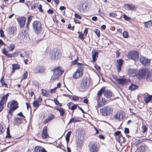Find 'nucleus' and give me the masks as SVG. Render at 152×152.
Segmentation results:
<instances>
[{
    "instance_id": "obj_63",
    "label": "nucleus",
    "mask_w": 152,
    "mask_h": 152,
    "mask_svg": "<svg viewBox=\"0 0 152 152\" xmlns=\"http://www.w3.org/2000/svg\"><path fill=\"white\" fill-rule=\"evenodd\" d=\"M0 34L1 37H4V32L2 29H0Z\"/></svg>"
},
{
    "instance_id": "obj_37",
    "label": "nucleus",
    "mask_w": 152,
    "mask_h": 152,
    "mask_svg": "<svg viewBox=\"0 0 152 152\" xmlns=\"http://www.w3.org/2000/svg\"><path fill=\"white\" fill-rule=\"evenodd\" d=\"M136 72V70L134 69H129L128 71V74L131 76H134Z\"/></svg>"
},
{
    "instance_id": "obj_57",
    "label": "nucleus",
    "mask_w": 152,
    "mask_h": 152,
    "mask_svg": "<svg viewBox=\"0 0 152 152\" xmlns=\"http://www.w3.org/2000/svg\"><path fill=\"white\" fill-rule=\"evenodd\" d=\"M79 98L77 96H74L72 97L71 100L74 101H77L79 100Z\"/></svg>"
},
{
    "instance_id": "obj_27",
    "label": "nucleus",
    "mask_w": 152,
    "mask_h": 152,
    "mask_svg": "<svg viewBox=\"0 0 152 152\" xmlns=\"http://www.w3.org/2000/svg\"><path fill=\"white\" fill-rule=\"evenodd\" d=\"M116 62L117 63V68L118 72L121 70V66L123 64L124 61L121 59H119L116 61Z\"/></svg>"
},
{
    "instance_id": "obj_16",
    "label": "nucleus",
    "mask_w": 152,
    "mask_h": 152,
    "mask_svg": "<svg viewBox=\"0 0 152 152\" xmlns=\"http://www.w3.org/2000/svg\"><path fill=\"white\" fill-rule=\"evenodd\" d=\"M148 150V147L146 144L140 146L137 149V152H147Z\"/></svg>"
},
{
    "instance_id": "obj_52",
    "label": "nucleus",
    "mask_w": 152,
    "mask_h": 152,
    "mask_svg": "<svg viewBox=\"0 0 152 152\" xmlns=\"http://www.w3.org/2000/svg\"><path fill=\"white\" fill-rule=\"evenodd\" d=\"M28 76V72L26 71L23 74L22 77V80L25 79L27 78Z\"/></svg>"
},
{
    "instance_id": "obj_14",
    "label": "nucleus",
    "mask_w": 152,
    "mask_h": 152,
    "mask_svg": "<svg viewBox=\"0 0 152 152\" xmlns=\"http://www.w3.org/2000/svg\"><path fill=\"white\" fill-rule=\"evenodd\" d=\"M46 70L45 67L41 65H38L33 69L34 72L35 74L42 73L45 72Z\"/></svg>"
},
{
    "instance_id": "obj_38",
    "label": "nucleus",
    "mask_w": 152,
    "mask_h": 152,
    "mask_svg": "<svg viewBox=\"0 0 152 152\" xmlns=\"http://www.w3.org/2000/svg\"><path fill=\"white\" fill-rule=\"evenodd\" d=\"M4 76H3L1 77L0 80V82L1 83V86L4 87L6 88H8V85L4 81Z\"/></svg>"
},
{
    "instance_id": "obj_46",
    "label": "nucleus",
    "mask_w": 152,
    "mask_h": 152,
    "mask_svg": "<svg viewBox=\"0 0 152 152\" xmlns=\"http://www.w3.org/2000/svg\"><path fill=\"white\" fill-rule=\"evenodd\" d=\"M119 139L121 138L120 140H121L122 141V142L123 143H124L126 142V139L122 135V134H121L119 136Z\"/></svg>"
},
{
    "instance_id": "obj_24",
    "label": "nucleus",
    "mask_w": 152,
    "mask_h": 152,
    "mask_svg": "<svg viewBox=\"0 0 152 152\" xmlns=\"http://www.w3.org/2000/svg\"><path fill=\"white\" fill-rule=\"evenodd\" d=\"M55 118V116L54 114L50 113L48 115L47 119H45L43 122V124H45L51 121Z\"/></svg>"
},
{
    "instance_id": "obj_19",
    "label": "nucleus",
    "mask_w": 152,
    "mask_h": 152,
    "mask_svg": "<svg viewBox=\"0 0 152 152\" xmlns=\"http://www.w3.org/2000/svg\"><path fill=\"white\" fill-rule=\"evenodd\" d=\"M24 53L25 54V56H23L22 53H20V56L23 59L24 63L26 64H28V58H29V55L28 53L26 51L24 52Z\"/></svg>"
},
{
    "instance_id": "obj_42",
    "label": "nucleus",
    "mask_w": 152,
    "mask_h": 152,
    "mask_svg": "<svg viewBox=\"0 0 152 152\" xmlns=\"http://www.w3.org/2000/svg\"><path fill=\"white\" fill-rule=\"evenodd\" d=\"M71 131H69L68 132V133L66 134V140L67 143V144H68V143L69 142L70 137L71 135Z\"/></svg>"
},
{
    "instance_id": "obj_62",
    "label": "nucleus",
    "mask_w": 152,
    "mask_h": 152,
    "mask_svg": "<svg viewBox=\"0 0 152 152\" xmlns=\"http://www.w3.org/2000/svg\"><path fill=\"white\" fill-rule=\"evenodd\" d=\"M74 16L76 18L79 19H81L82 18L81 16L77 13H75Z\"/></svg>"
},
{
    "instance_id": "obj_21",
    "label": "nucleus",
    "mask_w": 152,
    "mask_h": 152,
    "mask_svg": "<svg viewBox=\"0 0 152 152\" xmlns=\"http://www.w3.org/2000/svg\"><path fill=\"white\" fill-rule=\"evenodd\" d=\"M10 94V93H7L6 94L3 95L0 101V104L3 105L5 104L6 103L9 95Z\"/></svg>"
},
{
    "instance_id": "obj_4",
    "label": "nucleus",
    "mask_w": 152,
    "mask_h": 152,
    "mask_svg": "<svg viewBox=\"0 0 152 152\" xmlns=\"http://www.w3.org/2000/svg\"><path fill=\"white\" fill-rule=\"evenodd\" d=\"M61 56V50L58 48H55L50 53V58L54 61L59 59Z\"/></svg>"
},
{
    "instance_id": "obj_49",
    "label": "nucleus",
    "mask_w": 152,
    "mask_h": 152,
    "mask_svg": "<svg viewBox=\"0 0 152 152\" xmlns=\"http://www.w3.org/2000/svg\"><path fill=\"white\" fill-rule=\"evenodd\" d=\"M123 36L125 38H128L129 36V34L128 31H124L123 33Z\"/></svg>"
},
{
    "instance_id": "obj_50",
    "label": "nucleus",
    "mask_w": 152,
    "mask_h": 152,
    "mask_svg": "<svg viewBox=\"0 0 152 152\" xmlns=\"http://www.w3.org/2000/svg\"><path fill=\"white\" fill-rule=\"evenodd\" d=\"M83 144V142L81 140L79 139L77 141V145L78 147H80Z\"/></svg>"
},
{
    "instance_id": "obj_15",
    "label": "nucleus",
    "mask_w": 152,
    "mask_h": 152,
    "mask_svg": "<svg viewBox=\"0 0 152 152\" xmlns=\"http://www.w3.org/2000/svg\"><path fill=\"white\" fill-rule=\"evenodd\" d=\"M26 20V18L24 17H22L17 18V20L19 24L20 28H22L24 27Z\"/></svg>"
},
{
    "instance_id": "obj_26",
    "label": "nucleus",
    "mask_w": 152,
    "mask_h": 152,
    "mask_svg": "<svg viewBox=\"0 0 152 152\" xmlns=\"http://www.w3.org/2000/svg\"><path fill=\"white\" fill-rule=\"evenodd\" d=\"M17 30V28L16 26H12L9 28V33L11 35H14L16 34Z\"/></svg>"
},
{
    "instance_id": "obj_36",
    "label": "nucleus",
    "mask_w": 152,
    "mask_h": 152,
    "mask_svg": "<svg viewBox=\"0 0 152 152\" xmlns=\"http://www.w3.org/2000/svg\"><path fill=\"white\" fill-rule=\"evenodd\" d=\"M147 139H142L141 140H138L135 142V146H137L141 144L143 142L145 141Z\"/></svg>"
},
{
    "instance_id": "obj_5",
    "label": "nucleus",
    "mask_w": 152,
    "mask_h": 152,
    "mask_svg": "<svg viewBox=\"0 0 152 152\" xmlns=\"http://www.w3.org/2000/svg\"><path fill=\"white\" fill-rule=\"evenodd\" d=\"M33 29L35 33L37 34H39L42 31V25L41 23L39 20H35L32 23Z\"/></svg>"
},
{
    "instance_id": "obj_17",
    "label": "nucleus",
    "mask_w": 152,
    "mask_h": 152,
    "mask_svg": "<svg viewBox=\"0 0 152 152\" xmlns=\"http://www.w3.org/2000/svg\"><path fill=\"white\" fill-rule=\"evenodd\" d=\"M124 7L126 10L132 11H135L137 8L136 6L132 4H125Z\"/></svg>"
},
{
    "instance_id": "obj_28",
    "label": "nucleus",
    "mask_w": 152,
    "mask_h": 152,
    "mask_svg": "<svg viewBox=\"0 0 152 152\" xmlns=\"http://www.w3.org/2000/svg\"><path fill=\"white\" fill-rule=\"evenodd\" d=\"M47 151L42 147L40 146H35L34 149V152H46Z\"/></svg>"
},
{
    "instance_id": "obj_48",
    "label": "nucleus",
    "mask_w": 152,
    "mask_h": 152,
    "mask_svg": "<svg viewBox=\"0 0 152 152\" xmlns=\"http://www.w3.org/2000/svg\"><path fill=\"white\" fill-rule=\"evenodd\" d=\"M96 34L97 35L98 37H99L100 36V30L97 28H96L94 31Z\"/></svg>"
},
{
    "instance_id": "obj_13",
    "label": "nucleus",
    "mask_w": 152,
    "mask_h": 152,
    "mask_svg": "<svg viewBox=\"0 0 152 152\" xmlns=\"http://www.w3.org/2000/svg\"><path fill=\"white\" fill-rule=\"evenodd\" d=\"M89 146L90 152H98L99 150V148L96 142H92Z\"/></svg>"
},
{
    "instance_id": "obj_40",
    "label": "nucleus",
    "mask_w": 152,
    "mask_h": 152,
    "mask_svg": "<svg viewBox=\"0 0 152 152\" xmlns=\"http://www.w3.org/2000/svg\"><path fill=\"white\" fill-rule=\"evenodd\" d=\"M145 26L146 28H148L150 27L152 25V21L151 20H149L147 22H145L143 23Z\"/></svg>"
},
{
    "instance_id": "obj_43",
    "label": "nucleus",
    "mask_w": 152,
    "mask_h": 152,
    "mask_svg": "<svg viewBox=\"0 0 152 152\" xmlns=\"http://www.w3.org/2000/svg\"><path fill=\"white\" fill-rule=\"evenodd\" d=\"M6 133L7 134L6 136V137L10 139L11 138V136L10 134V127L9 126H8L7 128Z\"/></svg>"
},
{
    "instance_id": "obj_22",
    "label": "nucleus",
    "mask_w": 152,
    "mask_h": 152,
    "mask_svg": "<svg viewBox=\"0 0 152 152\" xmlns=\"http://www.w3.org/2000/svg\"><path fill=\"white\" fill-rule=\"evenodd\" d=\"M24 121H26V120L21 118L19 117H15L14 119V125H18L19 124H21Z\"/></svg>"
},
{
    "instance_id": "obj_18",
    "label": "nucleus",
    "mask_w": 152,
    "mask_h": 152,
    "mask_svg": "<svg viewBox=\"0 0 152 152\" xmlns=\"http://www.w3.org/2000/svg\"><path fill=\"white\" fill-rule=\"evenodd\" d=\"M48 128L47 126H45L43 129L42 132L41 136L43 139H45L49 137L48 133Z\"/></svg>"
},
{
    "instance_id": "obj_1",
    "label": "nucleus",
    "mask_w": 152,
    "mask_h": 152,
    "mask_svg": "<svg viewBox=\"0 0 152 152\" xmlns=\"http://www.w3.org/2000/svg\"><path fill=\"white\" fill-rule=\"evenodd\" d=\"M137 77L139 80L145 78L146 80L150 79L152 77V74L147 68H140L137 72Z\"/></svg>"
},
{
    "instance_id": "obj_31",
    "label": "nucleus",
    "mask_w": 152,
    "mask_h": 152,
    "mask_svg": "<svg viewBox=\"0 0 152 152\" xmlns=\"http://www.w3.org/2000/svg\"><path fill=\"white\" fill-rule=\"evenodd\" d=\"M8 52L5 48H4L2 50L3 53L8 58L13 57L14 56H13V53L12 54L9 53H8Z\"/></svg>"
},
{
    "instance_id": "obj_23",
    "label": "nucleus",
    "mask_w": 152,
    "mask_h": 152,
    "mask_svg": "<svg viewBox=\"0 0 152 152\" xmlns=\"http://www.w3.org/2000/svg\"><path fill=\"white\" fill-rule=\"evenodd\" d=\"M92 62H95L97 60L98 56V53L95 49H93L92 51Z\"/></svg>"
},
{
    "instance_id": "obj_25",
    "label": "nucleus",
    "mask_w": 152,
    "mask_h": 152,
    "mask_svg": "<svg viewBox=\"0 0 152 152\" xmlns=\"http://www.w3.org/2000/svg\"><path fill=\"white\" fill-rule=\"evenodd\" d=\"M55 109L58 111L60 113V116L61 117H64L66 114L65 110V109L61 107H56Z\"/></svg>"
},
{
    "instance_id": "obj_30",
    "label": "nucleus",
    "mask_w": 152,
    "mask_h": 152,
    "mask_svg": "<svg viewBox=\"0 0 152 152\" xmlns=\"http://www.w3.org/2000/svg\"><path fill=\"white\" fill-rule=\"evenodd\" d=\"M144 101L146 104L148 103L151 102L152 100V95H150L147 94L144 98Z\"/></svg>"
},
{
    "instance_id": "obj_12",
    "label": "nucleus",
    "mask_w": 152,
    "mask_h": 152,
    "mask_svg": "<svg viewBox=\"0 0 152 152\" xmlns=\"http://www.w3.org/2000/svg\"><path fill=\"white\" fill-rule=\"evenodd\" d=\"M42 101V99L41 96H39L38 99L36 100H34L32 104L33 107L35 108L34 110L35 111L40 105Z\"/></svg>"
},
{
    "instance_id": "obj_9",
    "label": "nucleus",
    "mask_w": 152,
    "mask_h": 152,
    "mask_svg": "<svg viewBox=\"0 0 152 152\" xmlns=\"http://www.w3.org/2000/svg\"><path fill=\"white\" fill-rule=\"evenodd\" d=\"M138 51L132 50L129 52L127 55V57L129 59L135 60L139 58Z\"/></svg>"
},
{
    "instance_id": "obj_59",
    "label": "nucleus",
    "mask_w": 152,
    "mask_h": 152,
    "mask_svg": "<svg viewBox=\"0 0 152 152\" xmlns=\"http://www.w3.org/2000/svg\"><path fill=\"white\" fill-rule=\"evenodd\" d=\"M109 15L110 17L113 18H115L117 16V15L116 14L113 12L109 13Z\"/></svg>"
},
{
    "instance_id": "obj_47",
    "label": "nucleus",
    "mask_w": 152,
    "mask_h": 152,
    "mask_svg": "<svg viewBox=\"0 0 152 152\" xmlns=\"http://www.w3.org/2000/svg\"><path fill=\"white\" fill-rule=\"evenodd\" d=\"M79 34V35L78 36V38L79 39H80L82 41H84V34H82V32H78Z\"/></svg>"
},
{
    "instance_id": "obj_10",
    "label": "nucleus",
    "mask_w": 152,
    "mask_h": 152,
    "mask_svg": "<svg viewBox=\"0 0 152 152\" xmlns=\"http://www.w3.org/2000/svg\"><path fill=\"white\" fill-rule=\"evenodd\" d=\"M125 113L122 110H121L117 112L113 116V118L116 120L120 121L125 117Z\"/></svg>"
},
{
    "instance_id": "obj_51",
    "label": "nucleus",
    "mask_w": 152,
    "mask_h": 152,
    "mask_svg": "<svg viewBox=\"0 0 152 152\" xmlns=\"http://www.w3.org/2000/svg\"><path fill=\"white\" fill-rule=\"evenodd\" d=\"M5 131V129L2 124H0V134H3Z\"/></svg>"
},
{
    "instance_id": "obj_60",
    "label": "nucleus",
    "mask_w": 152,
    "mask_h": 152,
    "mask_svg": "<svg viewBox=\"0 0 152 152\" xmlns=\"http://www.w3.org/2000/svg\"><path fill=\"white\" fill-rule=\"evenodd\" d=\"M17 115L21 117V118L25 119V117L23 115L22 112L19 113L17 114Z\"/></svg>"
},
{
    "instance_id": "obj_33",
    "label": "nucleus",
    "mask_w": 152,
    "mask_h": 152,
    "mask_svg": "<svg viewBox=\"0 0 152 152\" xmlns=\"http://www.w3.org/2000/svg\"><path fill=\"white\" fill-rule=\"evenodd\" d=\"M80 121V120H79V118L74 117L71 118L68 124H69L72 123H75Z\"/></svg>"
},
{
    "instance_id": "obj_35",
    "label": "nucleus",
    "mask_w": 152,
    "mask_h": 152,
    "mask_svg": "<svg viewBox=\"0 0 152 152\" xmlns=\"http://www.w3.org/2000/svg\"><path fill=\"white\" fill-rule=\"evenodd\" d=\"M112 92L111 91L107 90L106 91H105L104 92V96L107 98H110L112 96Z\"/></svg>"
},
{
    "instance_id": "obj_56",
    "label": "nucleus",
    "mask_w": 152,
    "mask_h": 152,
    "mask_svg": "<svg viewBox=\"0 0 152 152\" xmlns=\"http://www.w3.org/2000/svg\"><path fill=\"white\" fill-rule=\"evenodd\" d=\"M54 102L55 104L61 107L62 106V105L61 103H59L57 99H54Z\"/></svg>"
},
{
    "instance_id": "obj_32",
    "label": "nucleus",
    "mask_w": 152,
    "mask_h": 152,
    "mask_svg": "<svg viewBox=\"0 0 152 152\" xmlns=\"http://www.w3.org/2000/svg\"><path fill=\"white\" fill-rule=\"evenodd\" d=\"M118 82L119 84L125 85L128 83V81L126 79L118 78Z\"/></svg>"
},
{
    "instance_id": "obj_44",
    "label": "nucleus",
    "mask_w": 152,
    "mask_h": 152,
    "mask_svg": "<svg viewBox=\"0 0 152 152\" xmlns=\"http://www.w3.org/2000/svg\"><path fill=\"white\" fill-rule=\"evenodd\" d=\"M111 80L114 83L115 82H118V78H117V77L116 75L112 74L111 75Z\"/></svg>"
},
{
    "instance_id": "obj_64",
    "label": "nucleus",
    "mask_w": 152,
    "mask_h": 152,
    "mask_svg": "<svg viewBox=\"0 0 152 152\" xmlns=\"http://www.w3.org/2000/svg\"><path fill=\"white\" fill-rule=\"evenodd\" d=\"M77 104H74L72 106V107H71L70 109L72 110L73 111L77 109Z\"/></svg>"
},
{
    "instance_id": "obj_41",
    "label": "nucleus",
    "mask_w": 152,
    "mask_h": 152,
    "mask_svg": "<svg viewBox=\"0 0 152 152\" xmlns=\"http://www.w3.org/2000/svg\"><path fill=\"white\" fill-rule=\"evenodd\" d=\"M138 87L139 86L138 85L132 84L129 87V89L131 91H132L137 89Z\"/></svg>"
},
{
    "instance_id": "obj_55",
    "label": "nucleus",
    "mask_w": 152,
    "mask_h": 152,
    "mask_svg": "<svg viewBox=\"0 0 152 152\" xmlns=\"http://www.w3.org/2000/svg\"><path fill=\"white\" fill-rule=\"evenodd\" d=\"M142 132L143 133H145L147 130L148 129L145 125H142Z\"/></svg>"
},
{
    "instance_id": "obj_7",
    "label": "nucleus",
    "mask_w": 152,
    "mask_h": 152,
    "mask_svg": "<svg viewBox=\"0 0 152 152\" xmlns=\"http://www.w3.org/2000/svg\"><path fill=\"white\" fill-rule=\"evenodd\" d=\"M84 72V67H78L76 71L72 75L74 79H76L81 77L83 75Z\"/></svg>"
},
{
    "instance_id": "obj_6",
    "label": "nucleus",
    "mask_w": 152,
    "mask_h": 152,
    "mask_svg": "<svg viewBox=\"0 0 152 152\" xmlns=\"http://www.w3.org/2000/svg\"><path fill=\"white\" fill-rule=\"evenodd\" d=\"M113 111V107L110 105H107L100 109V112L104 116H107L112 114Z\"/></svg>"
},
{
    "instance_id": "obj_61",
    "label": "nucleus",
    "mask_w": 152,
    "mask_h": 152,
    "mask_svg": "<svg viewBox=\"0 0 152 152\" xmlns=\"http://www.w3.org/2000/svg\"><path fill=\"white\" fill-rule=\"evenodd\" d=\"M26 106L27 109L28 110L29 109H30V110H31V104L30 103L28 102H26Z\"/></svg>"
},
{
    "instance_id": "obj_34",
    "label": "nucleus",
    "mask_w": 152,
    "mask_h": 152,
    "mask_svg": "<svg viewBox=\"0 0 152 152\" xmlns=\"http://www.w3.org/2000/svg\"><path fill=\"white\" fill-rule=\"evenodd\" d=\"M105 87H103L102 88L98 91L97 95L98 98H100V97L102 96V95L103 93H104L105 92Z\"/></svg>"
},
{
    "instance_id": "obj_20",
    "label": "nucleus",
    "mask_w": 152,
    "mask_h": 152,
    "mask_svg": "<svg viewBox=\"0 0 152 152\" xmlns=\"http://www.w3.org/2000/svg\"><path fill=\"white\" fill-rule=\"evenodd\" d=\"M107 103V101L105 99L99 98L97 100V106L99 107L103 106Z\"/></svg>"
},
{
    "instance_id": "obj_45",
    "label": "nucleus",
    "mask_w": 152,
    "mask_h": 152,
    "mask_svg": "<svg viewBox=\"0 0 152 152\" xmlns=\"http://www.w3.org/2000/svg\"><path fill=\"white\" fill-rule=\"evenodd\" d=\"M79 60V58L77 56H76V58L74 61L71 62L70 64L71 65H75L77 64V62Z\"/></svg>"
},
{
    "instance_id": "obj_3",
    "label": "nucleus",
    "mask_w": 152,
    "mask_h": 152,
    "mask_svg": "<svg viewBox=\"0 0 152 152\" xmlns=\"http://www.w3.org/2000/svg\"><path fill=\"white\" fill-rule=\"evenodd\" d=\"M53 75L50 78V81H53L58 79L59 77L63 74L64 70L61 66L55 67L51 70Z\"/></svg>"
},
{
    "instance_id": "obj_53",
    "label": "nucleus",
    "mask_w": 152,
    "mask_h": 152,
    "mask_svg": "<svg viewBox=\"0 0 152 152\" xmlns=\"http://www.w3.org/2000/svg\"><path fill=\"white\" fill-rule=\"evenodd\" d=\"M61 84L60 83H57V85L56 87H55L54 89H52L51 91L52 90H54V91H52L51 93H53L55 92L56 91V89L57 88H59L61 87Z\"/></svg>"
},
{
    "instance_id": "obj_8",
    "label": "nucleus",
    "mask_w": 152,
    "mask_h": 152,
    "mask_svg": "<svg viewBox=\"0 0 152 152\" xmlns=\"http://www.w3.org/2000/svg\"><path fill=\"white\" fill-rule=\"evenodd\" d=\"M90 84V80L87 77H84L81 80L80 87L82 89L88 88Z\"/></svg>"
},
{
    "instance_id": "obj_58",
    "label": "nucleus",
    "mask_w": 152,
    "mask_h": 152,
    "mask_svg": "<svg viewBox=\"0 0 152 152\" xmlns=\"http://www.w3.org/2000/svg\"><path fill=\"white\" fill-rule=\"evenodd\" d=\"M123 17L124 19L126 21H128L131 20V18L127 16L125 14L123 15Z\"/></svg>"
},
{
    "instance_id": "obj_2",
    "label": "nucleus",
    "mask_w": 152,
    "mask_h": 152,
    "mask_svg": "<svg viewBox=\"0 0 152 152\" xmlns=\"http://www.w3.org/2000/svg\"><path fill=\"white\" fill-rule=\"evenodd\" d=\"M7 107L9 108L7 112L8 115L12 116L14 111L19 107V103L17 101L12 100L8 102Z\"/></svg>"
},
{
    "instance_id": "obj_29",
    "label": "nucleus",
    "mask_w": 152,
    "mask_h": 152,
    "mask_svg": "<svg viewBox=\"0 0 152 152\" xmlns=\"http://www.w3.org/2000/svg\"><path fill=\"white\" fill-rule=\"evenodd\" d=\"M12 70L11 71V73L12 74H14L15 70L20 69V65L17 64H12Z\"/></svg>"
},
{
    "instance_id": "obj_39",
    "label": "nucleus",
    "mask_w": 152,
    "mask_h": 152,
    "mask_svg": "<svg viewBox=\"0 0 152 152\" xmlns=\"http://www.w3.org/2000/svg\"><path fill=\"white\" fill-rule=\"evenodd\" d=\"M15 45L14 43L11 44L7 48L8 49V51L11 52L13 51L15 48Z\"/></svg>"
},
{
    "instance_id": "obj_54",
    "label": "nucleus",
    "mask_w": 152,
    "mask_h": 152,
    "mask_svg": "<svg viewBox=\"0 0 152 152\" xmlns=\"http://www.w3.org/2000/svg\"><path fill=\"white\" fill-rule=\"evenodd\" d=\"M41 91L42 94L43 96H46L48 94L47 91L45 89H42Z\"/></svg>"
},
{
    "instance_id": "obj_11",
    "label": "nucleus",
    "mask_w": 152,
    "mask_h": 152,
    "mask_svg": "<svg viewBox=\"0 0 152 152\" xmlns=\"http://www.w3.org/2000/svg\"><path fill=\"white\" fill-rule=\"evenodd\" d=\"M139 61L144 66H148L151 64L150 60L141 56L140 57Z\"/></svg>"
}]
</instances>
